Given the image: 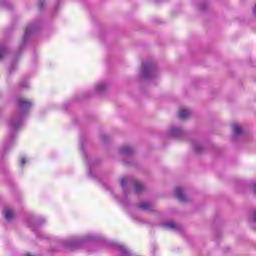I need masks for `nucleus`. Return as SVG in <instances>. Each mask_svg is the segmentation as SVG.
I'll return each instance as SVG.
<instances>
[{"mask_svg":"<svg viewBox=\"0 0 256 256\" xmlns=\"http://www.w3.org/2000/svg\"><path fill=\"white\" fill-rule=\"evenodd\" d=\"M31 101L25 99V98H19L18 99V109L15 114L11 117L9 120V127L11 128L12 132L10 133L8 137V145H11L13 143V139L15 137V131L23 125V117L27 115V111L31 109Z\"/></svg>","mask_w":256,"mask_h":256,"instance_id":"1","label":"nucleus"},{"mask_svg":"<svg viewBox=\"0 0 256 256\" xmlns=\"http://www.w3.org/2000/svg\"><path fill=\"white\" fill-rule=\"evenodd\" d=\"M141 75L144 79H155L159 75V69L157 65L153 62L143 63Z\"/></svg>","mask_w":256,"mask_h":256,"instance_id":"2","label":"nucleus"},{"mask_svg":"<svg viewBox=\"0 0 256 256\" xmlns=\"http://www.w3.org/2000/svg\"><path fill=\"white\" fill-rule=\"evenodd\" d=\"M120 185L124 191H127V187L129 185H134L135 193H143L145 191V185L141 184V182H137L133 180V177L127 176L121 179Z\"/></svg>","mask_w":256,"mask_h":256,"instance_id":"3","label":"nucleus"},{"mask_svg":"<svg viewBox=\"0 0 256 256\" xmlns=\"http://www.w3.org/2000/svg\"><path fill=\"white\" fill-rule=\"evenodd\" d=\"M85 241H97V237L93 235H87L81 239L73 238L71 240L65 241L64 246L73 251L75 249H79V246L81 245V243H85Z\"/></svg>","mask_w":256,"mask_h":256,"instance_id":"4","label":"nucleus"},{"mask_svg":"<svg viewBox=\"0 0 256 256\" xmlns=\"http://www.w3.org/2000/svg\"><path fill=\"white\" fill-rule=\"evenodd\" d=\"M36 30H37V25L35 24H31L26 28L23 39H22V47H25V45H27V41H29V37H31L32 33H35Z\"/></svg>","mask_w":256,"mask_h":256,"instance_id":"5","label":"nucleus"},{"mask_svg":"<svg viewBox=\"0 0 256 256\" xmlns=\"http://www.w3.org/2000/svg\"><path fill=\"white\" fill-rule=\"evenodd\" d=\"M168 135L170 137H183L184 132L183 129H181L180 127L172 126L168 131Z\"/></svg>","mask_w":256,"mask_h":256,"instance_id":"6","label":"nucleus"},{"mask_svg":"<svg viewBox=\"0 0 256 256\" xmlns=\"http://www.w3.org/2000/svg\"><path fill=\"white\" fill-rule=\"evenodd\" d=\"M164 229H168L169 231H181V225L175 222H166L162 224Z\"/></svg>","mask_w":256,"mask_h":256,"instance_id":"7","label":"nucleus"},{"mask_svg":"<svg viewBox=\"0 0 256 256\" xmlns=\"http://www.w3.org/2000/svg\"><path fill=\"white\" fill-rule=\"evenodd\" d=\"M3 215L6 221H13L15 219V211L11 208L4 209Z\"/></svg>","mask_w":256,"mask_h":256,"instance_id":"8","label":"nucleus"},{"mask_svg":"<svg viewBox=\"0 0 256 256\" xmlns=\"http://www.w3.org/2000/svg\"><path fill=\"white\" fill-rule=\"evenodd\" d=\"M175 195L181 201V203H187V198L185 197V193L183 192V188L177 187L175 189Z\"/></svg>","mask_w":256,"mask_h":256,"instance_id":"9","label":"nucleus"},{"mask_svg":"<svg viewBox=\"0 0 256 256\" xmlns=\"http://www.w3.org/2000/svg\"><path fill=\"white\" fill-rule=\"evenodd\" d=\"M232 130L234 135H243V133H245V130H243V126L238 123L232 124Z\"/></svg>","mask_w":256,"mask_h":256,"instance_id":"10","label":"nucleus"},{"mask_svg":"<svg viewBox=\"0 0 256 256\" xmlns=\"http://www.w3.org/2000/svg\"><path fill=\"white\" fill-rule=\"evenodd\" d=\"M135 153V148L130 146H123L120 148L121 155H133Z\"/></svg>","mask_w":256,"mask_h":256,"instance_id":"11","label":"nucleus"},{"mask_svg":"<svg viewBox=\"0 0 256 256\" xmlns=\"http://www.w3.org/2000/svg\"><path fill=\"white\" fill-rule=\"evenodd\" d=\"M192 149H194L197 155H201L205 151V148L197 141L192 142Z\"/></svg>","mask_w":256,"mask_h":256,"instance_id":"12","label":"nucleus"},{"mask_svg":"<svg viewBox=\"0 0 256 256\" xmlns=\"http://www.w3.org/2000/svg\"><path fill=\"white\" fill-rule=\"evenodd\" d=\"M139 209H142V211H152L153 210V204L149 202H141L138 205Z\"/></svg>","mask_w":256,"mask_h":256,"instance_id":"13","label":"nucleus"},{"mask_svg":"<svg viewBox=\"0 0 256 256\" xmlns=\"http://www.w3.org/2000/svg\"><path fill=\"white\" fill-rule=\"evenodd\" d=\"M190 116H191V110L189 109H181L178 114L179 119H187Z\"/></svg>","mask_w":256,"mask_h":256,"instance_id":"14","label":"nucleus"},{"mask_svg":"<svg viewBox=\"0 0 256 256\" xmlns=\"http://www.w3.org/2000/svg\"><path fill=\"white\" fill-rule=\"evenodd\" d=\"M116 247L121 255L129 256L131 255V252L125 248V246L121 244H116Z\"/></svg>","mask_w":256,"mask_h":256,"instance_id":"15","label":"nucleus"},{"mask_svg":"<svg viewBox=\"0 0 256 256\" xmlns=\"http://www.w3.org/2000/svg\"><path fill=\"white\" fill-rule=\"evenodd\" d=\"M97 93H105L107 91V84L99 83L95 87Z\"/></svg>","mask_w":256,"mask_h":256,"instance_id":"16","label":"nucleus"},{"mask_svg":"<svg viewBox=\"0 0 256 256\" xmlns=\"http://www.w3.org/2000/svg\"><path fill=\"white\" fill-rule=\"evenodd\" d=\"M7 55V46L6 45H0V59H3Z\"/></svg>","mask_w":256,"mask_h":256,"instance_id":"17","label":"nucleus"},{"mask_svg":"<svg viewBox=\"0 0 256 256\" xmlns=\"http://www.w3.org/2000/svg\"><path fill=\"white\" fill-rule=\"evenodd\" d=\"M209 7V5L206 2H202L198 5L199 11H206V9Z\"/></svg>","mask_w":256,"mask_h":256,"instance_id":"18","label":"nucleus"},{"mask_svg":"<svg viewBox=\"0 0 256 256\" xmlns=\"http://www.w3.org/2000/svg\"><path fill=\"white\" fill-rule=\"evenodd\" d=\"M20 87L21 89H27V87H29V82L27 80H22L20 82Z\"/></svg>","mask_w":256,"mask_h":256,"instance_id":"19","label":"nucleus"},{"mask_svg":"<svg viewBox=\"0 0 256 256\" xmlns=\"http://www.w3.org/2000/svg\"><path fill=\"white\" fill-rule=\"evenodd\" d=\"M27 163V159L26 158H22L20 161V165L23 167V165H25Z\"/></svg>","mask_w":256,"mask_h":256,"instance_id":"20","label":"nucleus"},{"mask_svg":"<svg viewBox=\"0 0 256 256\" xmlns=\"http://www.w3.org/2000/svg\"><path fill=\"white\" fill-rule=\"evenodd\" d=\"M43 1H45V0H39V7H40V9H43Z\"/></svg>","mask_w":256,"mask_h":256,"instance_id":"21","label":"nucleus"},{"mask_svg":"<svg viewBox=\"0 0 256 256\" xmlns=\"http://www.w3.org/2000/svg\"><path fill=\"white\" fill-rule=\"evenodd\" d=\"M42 223H45V219H41Z\"/></svg>","mask_w":256,"mask_h":256,"instance_id":"22","label":"nucleus"},{"mask_svg":"<svg viewBox=\"0 0 256 256\" xmlns=\"http://www.w3.org/2000/svg\"><path fill=\"white\" fill-rule=\"evenodd\" d=\"M26 256H33V255H31V254H27Z\"/></svg>","mask_w":256,"mask_h":256,"instance_id":"23","label":"nucleus"},{"mask_svg":"<svg viewBox=\"0 0 256 256\" xmlns=\"http://www.w3.org/2000/svg\"><path fill=\"white\" fill-rule=\"evenodd\" d=\"M28 225H29V227H32V226H31V223H29Z\"/></svg>","mask_w":256,"mask_h":256,"instance_id":"24","label":"nucleus"},{"mask_svg":"<svg viewBox=\"0 0 256 256\" xmlns=\"http://www.w3.org/2000/svg\"><path fill=\"white\" fill-rule=\"evenodd\" d=\"M9 73H12V70H9Z\"/></svg>","mask_w":256,"mask_h":256,"instance_id":"25","label":"nucleus"},{"mask_svg":"<svg viewBox=\"0 0 256 256\" xmlns=\"http://www.w3.org/2000/svg\"><path fill=\"white\" fill-rule=\"evenodd\" d=\"M4 149H7V146H5V148Z\"/></svg>","mask_w":256,"mask_h":256,"instance_id":"26","label":"nucleus"}]
</instances>
